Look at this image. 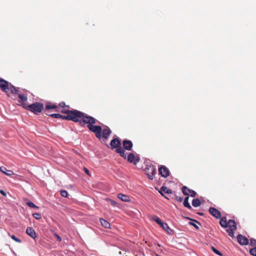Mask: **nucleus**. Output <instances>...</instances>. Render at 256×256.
<instances>
[{"label":"nucleus","mask_w":256,"mask_h":256,"mask_svg":"<svg viewBox=\"0 0 256 256\" xmlns=\"http://www.w3.org/2000/svg\"><path fill=\"white\" fill-rule=\"evenodd\" d=\"M54 236L57 238V240L58 242H61L62 240V238H61L60 236H58V234H54Z\"/></svg>","instance_id":"35"},{"label":"nucleus","mask_w":256,"mask_h":256,"mask_svg":"<svg viewBox=\"0 0 256 256\" xmlns=\"http://www.w3.org/2000/svg\"><path fill=\"white\" fill-rule=\"evenodd\" d=\"M10 236L11 238L14 241H16L18 242H19V243L22 242V240L20 239L16 238L14 235H12Z\"/></svg>","instance_id":"30"},{"label":"nucleus","mask_w":256,"mask_h":256,"mask_svg":"<svg viewBox=\"0 0 256 256\" xmlns=\"http://www.w3.org/2000/svg\"><path fill=\"white\" fill-rule=\"evenodd\" d=\"M198 214L200 215V216H202L203 215V214L202 213V212H198Z\"/></svg>","instance_id":"42"},{"label":"nucleus","mask_w":256,"mask_h":256,"mask_svg":"<svg viewBox=\"0 0 256 256\" xmlns=\"http://www.w3.org/2000/svg\"><path fill=\"white\" fill-rule=\"evenodd\" d=\"M152 219L159 225H160L162 222L161 220L156 216H154L152 217Z\"/></svg>","instance_id":"23"},{"label":"nucleus","mask_w":256,"mask_h":256,"mask_svg":"<svg viewBox=\"0 0 256 256\" xmlns=\"http://www.w3.org/2000/svg\"><path fill=\"white\" fill-rule=\"evenodd\" d=\"M172 198H174L175 200H176L177 201H178L179 202H182L183 200V198L182 197H181L180 196H178L176 194H174V197H172Z\"/></svg>","instance_id":"26"},{"label":"nucleus","mask_w":256,"mask_h":256,"mask_svg":"<svg viewBox=\"0 0 256 256\" xmlns=\"http://www.w3.org/2000/svg\"><path fill=\"white\" fill-rule=\"evenodd\" d=\"M112 140L110 141L109 145H107L108 148H112Z\"/></svg>","instance_id":"40"},{"label":"nucleus","mask_w":256,"mask_h":256,"mask_svg":"<svg viewBox=\"0 0 256 256\" xmlns=\"http://www.w3.org/2000/svg\"><path fill=\"white\" fill-rule=\"evenodd\" d=\"M189 224H190V225H192V226H194L195 228H196V229H198H198L199 228L198 226L196 224H194V222H189Z\"/></svg>","instance_id":"36"},{"label":"nucleus","mask_w":256,"mask_h":256,"mask_svg":"<svg viewBox=\"0 0 256 256\" xmlns=\"http://www.w3.org/2000/svg\"><path fill=\"white\" fill-rule=\"evenodd\" d=\"M18 96L22 102H26L27 100V97L24 94H18Z\"/></svg>","instance_id":"24"},{"label":"nucleus","mask_w":256,"mask_h":256,"mask_svg":"<svg viewBox=\"0 0 256 256\" xmlns=\"http://www.w3.org/2000/svg\"><path fill=\"white\" fill-rule=\"evenodd\" d=\"M26 204L30 207V208H38V207L34 204L32 202H30V201H28L26 202Z\"/></svg>","instance_id":"25"},{"label":"nucleus","mask_w":256,"mask_h":256,"mask_svg":"<svg viewBox=\"0 0 256 256\" xmlns=\"http://www.w3.org/2000/svg\"><path fill=\"white\" fill-rule=\"evenodd\" d=\"M164 197H165V198H168L166 196H164Z\"/></svg>","instance_id":"45"},{"label":"nucleus","mask_w":256,"mask_h":256,"mask_svg":"<svg viewBox=\"0 0 256 256\" xmlns=\"http://www.w3.org/2000/svg\"><path fill=\"white\" fill-rule=\"evenodd\" d=\"M201 204V202L198 198L194 199L192 201V205L194 207H198Z\"/></svg>","instance_id":"19"},{"label":"nucleus","mask_w":256,"mask_h":256,"mask_svg":"<svg viewBox=\"0 0 256 256\" xmlns=\"http://www.w3.org/2000/svg\"><path fill=\"white\" fill-rule=\"evenodd\" d=\"M58 107L50 103L47 104L46 106V108L47 110L54 109Z\"/></svg>","instance_id":"22"},{"label":"nucleus","mask_w":256,"mask_h":256,"mask_svg":"<svg viewBox=\"0 0 256 256\" xmlns=\"http://www.w3.org/2000/svg\"><path fill=\"white\" fill-rule=\"evenodd\" d=\"M50 116L56 118H60L62 115L59 114H50Z\"/></svg>","instance_id":"31"},{"label":"nucleus","mask_w":256,"mask_h":256,"mask_svg":"<svg viewBox=\"0 0 256 256\" xmlns=\"http://www.w3.org/2000/svg\"><path fill=\"white\" fill-rule=\"evenodd\" d=\"M25 108V106H24ZM26 110L38 114L40 113L44 108L43 104L40 102H36L26 106Z\"/></svg>","instance_id":"4"},{"label":"nucleus","mask_w":256,"mask_h":256,"mask_svg":"<svg viewBox=\"0 0 256 256\" xmlns=\"http://www.w3.org/2000/svg\"><path fill=\"white\" fill-rule=\"evenodd\" d=\"M166 230L168 234H173V230L171 228H170L168 226V228H166V230Z\"/></svg>","instance_id":"33"},{"label":"nucleus","mask_w":256,"mask_h":256,"mask_svg":"<svg viewBox=\"0 0 256 256\" xmlns=\"http://www.w3.org/2000/svg\"><path fill=\"white\" fill-rule=\"evenodd\" d=\"M0 193L4 196H6V192L3 190H0Z\"/></svg>","instance_id":"38"},{"label":"nucleus","mask_w":256,"mask_h":256,"mask_svg":"<svg viewBox=\"0 0 256 256\" xmlns=\"http://www.w3.org/2000/svg\"><path fill=\"white\" fill-rule=\"evenodd\" d=\"M209 212L214 218L219 219L221 218L220 212L214 208L210 207L209 208Z\"/></svg>","instance_id":"10"},{"label":"nucleus","mask_w":256,"mask_h":256,"mask_svg":"<svg viewBox=\"0 0 256 256\" xmlns=\"http://www.w3.org/2000/svg\"><path fill=\"white\" fill-rule=\"evenodd\" d=\"M62 112L64 113V112H66V110H62Z\"/></svg>","instance_id":"43"},{"label":"nucleus","mask_w":256,"mask_h":256,"mask_svg":"<svg viewBox=\"0 0 256 256\" xmlns=\"http://www.w3.org/2000/svg\"><path fill=\"white\" fill-rule=\"evenodd\" d=\"M0 170L2 172L6 174V176H10L14 174V172L12 170H8L4 166H1L0 168Z\"/></svg>","instance_id":"15"},{"label":"nucleus","mask_w":256,"mask_h":256,"mask_svg":"<svg viewBox=\"0 0 256 256\" xmlns=\"http://www.w3.org/2000/svg\"><path fill=\"white\" fill-rule=\"evenodd\" d=\"M32 216L36 220H40L42 218V215L40 213H34Z\"/></svg>","instance_id":"28"},{"label":"nucleus","mask_w":256,"mask_h":256,"mask_svg":"<svg viewBox=\"0 0 256 256\" xmlns=\"http://www.w3.org/2000/svg\"><path fill=\"white\" fill-rule=\"evenodd\" d=\"M9 90H10L12 94H16L18 92L17 88L12 84L9 85Z\"/></svg>","instance_id":"21"},{"label":"nucleus","mask_w":256,"mask_h":256,"mask_svg":"<svg viewBox=\"0 0 256 256\" xmlns=\"http://www.w3.org/2000/svg\"><path fill=\"white\" fill-rule=\"evenodd\" d=\"M127 158V160L130 163H132L134 164H136L140 160V157L138 155L135 156L133 153H130Z\"/></svg>","instance_id":"6"},{"label":"nucleus","mask_w":256,"mask_h":256,"mask_svg":"<svg viewBox=\"0 0 256 256\" xmlns=\"http://www.w3.org/2000/svg\"><path fill=\"white\" fill-rule=\"evenodd\" d=\"M66 116L62 115L60 118L62 120H67L74 122H80L82 124V122L84 124H88L87 127L88 130L95 134L96 138L104 144H106V140L109 138L112 131L108 126L102 130L100 126H94L97 123H100L99 121L95 118L88 116V114L78 111V110H66V112H64Z\"/></svg>","instance_id":"1"},{"label":"nucleus","mask_w":256,"mask_h":256,"mask_svg":"<svg viewBox=\"0 0 256 256\" xmlns=\"http://www.w3.org/2000/svg\"><path fill=\"white\" fill-rule=\"evenodd\" d=\"M159 174L162 176L166 178L170 175L169 170L164 166H161L158 168Z\"/></svg>","instance_id":"7"},{"label":"nucleus","mask_w":256,"mask_h":256,"mask_svg":"<svg viewBox=\"0 0 256 256\" xmlns=\"http://www.w3.org/2000/svg\"><path fill=\"white\" fill-rule=\"evenodd\" d=\"M182 192L184 195L187 196H188L190 195L192 197H195L196 194L195 191L188 188L186 186H184L182 188Z\"/></svg>","instance_id":"8"},{"label":"nucleus","mask_w":256,"mask_h":256,"mask_svg":"<svg viewBox=\"0 0 256 256\" xmlns=\"http://www.w3.org/2000/svg\"><path fill=\"white\" fill-rule=\"evenodd\" d=\"M237 240L238 242L240 245H247L248 244V240L242 234H238L237 236Z\"/></svg>","instance_id":"11"},{"label":"nucleus","mask_w":256,"mask_h":256,"mask_svg":"<svg viewBox=\"0 0 256 256\" xmlns=\"http://www.w3.org/2000/svg\"><path fill=\"white\" fill-rule=\"evenodd\" d=\"M59 105L61 107H64L65 106V103L64 102H61L60 103Z\"/></svg>","instance_id":"39"},{"label":"nucleus","mask_w":256,"mask_h":256,"mask_svg":"<svg viewBox=\"0 0 256 256\" xmlns=\"http://www.w3.org/2000/svg\"><path fill=\"white\" fill-rule=\"evenodd\" d=\"M211 248L215 254L220 256H222V253L220 252L218 250H217L214 246H212Z\"/></svg>","instance_id":"29"},{"label":"nucleus","mask_w":256,"mask_h":256,"mask_svg":"<svg viewBox=\"0 0 256 256\" xmlns=\"http://www.w3.org/2000/svg\"><path fill=\"white\" fill-rule=\"evenodd\" d=\"M60 194L63 197L67 198L68 196V192L66 190H60Z\"/></svg>","instance_id":"27"},{"label":"nucleus","mask_w":256,"mask_h":256,"mask_svg":"<svg viewBox=\"0 0 256 256\" xmlns=\"http://www.w3.org/2000/svg\"><path fill=\"white\" fill-rule=\"evenodd\" d=\"M100 221L102 226H104L105 228H110V224L109 222L102 218L100 219Z\"/></svg>","instance_id":"18"},{"label":"nucleus","mask_w":256,"mask_h":256,"mask_svg":"<svg viewBox=\"0 0 256 256\" xmlns=\"http://www.w3.org/2000/svg\"><path fill=\"white\" fill-rule=\"evenodd\" d=\"M116 148V152L120 156L126 159V151L121 146V143L120 141L117 138H113V148Z\"/></svg>","instance_id":"3"},{"label":"nucleus","mask_w":256,"mask_h":256,"mask_svg":"<svg viewBox=\"0 0 256 256\" xmlns=\"http://www.w3.org/2000/svg\"><path fill=\"white\" fill-rule=\"evenodd\" d=\"M26 234L32 237L33 238H36V233L34 230L31 227L27 228L26 230Z\"/></svg>","instance_id":"14"},{"label":"nucleus","mask_w":256,"mask_h":256,"mask_svg":"<svg viewBox=\"0 0 256 256\" xmlns=\"http://www.w3.org/2000/svg\"><path fill=\"white\" fill-rule=\"evenodd\" d=\"M166 230L168 234H173V230L171 228H170L168 226V228H166V230Z\"/></svg>","instance_id":"34"},{"label":"nucleus","mask_w":256,"mask_h":256,"mask_svg":"<svg viewBox=\"0 0 256 256\" xmlns=\"http://www.w3.org/2000/svg\"><path fill=\"white\" fill-rule=\"evenodd\" d=\"M124 148L125 150H130L132 148L133 144L132 141L129 140H124L122 142Z\"/></svg>","instance_id":"13"},{"label":"nucleus","mask_w":256,"mask_h":256,"mask_svg":"<svg viewBox=\"0 0 256 256\" xmlns=\"http://www.w3.org/2000/svg\"><path fill=\"white\" fill-rule=\"evenodd\" d=\"M194 220V222H196L198 223L199 225H200V223L198 222V221H196V220Z\"/></svg>","instance_id":"41"},{"label":"nucleus","mask_w":256,"mask_h":256,"mask_svg":"<svg viewBox=\"0 0 256 256\" xmlns=\"http://www.w3.org/2000/svg\"><path fill=\"white\" fill-rule=\"evenodd\" d=\"M145 174L150 180H153L154 176L156 174V168L152 164H147L144 169Z\"/></svg>","instance_id":"5"},{"label":"nucleus","mask_w":256,"mask_h":256,"mask_svg":"<svg viewBox=\"0 0 256 256\" xmlns=\"http://www.w3.org/2000/svg\"><path fill=\"white\" fill-rule=\"evenodd\" d=\"M160 226H162V228L164 230H166V228H168V225L165 222H162Z\"/></svg>","instance_id":"32"},{"label":"nucleus","mask_w":256,"mask_h":256,"mask_svg":"<svg viewBox=\"0 0 256 256\" xmlns=\"http://www.w3.org/2000/svg\"><path fill=\"white\" fill-rule=\"evenodd\" d=\"M0 88L4 92H8L9 90L8 82L2 78H0Z\"/></svg>","instance_id":"9"},{"label":"nucleus","mask_w":256,"mask_h":256,"mask_svg":"<svg viewBox=\"0 0 256 256\" xmlns=\"http://www.w3.org/2000/svg\"><path fill=\"white\" fill-rule=\"evenodd\" d=\"M164 197H165V198H168L166 196H164Z\"/></svg>","instance_id":"44"},{"label":"nucleus","mask_w":256,"mask_h":256,"mask_svg":"<svg viewBox=\"0 0 256 256\" xmlns=\"http://www.w3.org/2000/svg\"><path fill=\"white\" fill-rule=\"evenodd\" d=\"M159 192L162 196H164L163 192H164L166 194H172V191L171 190L168 188L167 187L162 186L161 187L160 190L159 191Z\"/></svg>","instance_id":"16"},{"label":"nucleus","mask_w":256,"mask_h":256,"mask_svg":"<svg viewBox=\"0 0 256 256\" xmlns=\"http://www.w3.org/2000/svg\"><path fill=\"white\" fill-rule=\"evenodd\" d=\"M84 172H86L88 175L90 176V172H89V170H88L87 168H84Z\"/></svg>","instance_id":"37"},{"label":"nucleus","mask_w":256,"mask_h":256,"mask_svg":"<svg viewBox=\"0 0 256 256\" xmlns=\"http://www.w3.org/2000/svg\"><path fill=\"white\" fill-rule=\"evenodd\" d=\"M250 244L254 248L250 249V254L253 256H256V240L252 238L250 240Z\"/></svg>","instance_id":"12"},{"label":"nucleus","mask_w":256,"mask_h":256,"mask_svg":"<svg viewBox=\"0 0 256 256\" xmlns=\"http://www.w3.org/2000/svg\"><path fill=\"white\" fill-rule=\"evenodd\" d=\"M188 198H189L188 196H186V198H185L183 204L185 207H186L189 209H191L192 206L190 204L188 201Z\"/></svg>","instance_id":"20"},{"label":"nucleus","mask_w":256,"mask_h":256,"mask_svg":"<svg viewBox=\"0 0 256 256\" xmlns=\"http://www.w3.org/2000/svg\"><path fill=\"white\" fill-rule=\"evenodd\" d=\"M118 198L123 202H128L130 200V197L128 196L122 194H118Z\"/></svg>","instance_id":"17"},{"label":"nucleus","mask_w":256,"mask_h":256,"mask_svg":"<svg viewBox=\"0 0 256 256\" xmlns=\"http://www.w3.org/2000/svg\"><path fill=\"white\" fill-rule=\"evenodd\" d=\"M220 218V224L221 226L224 228H228L226 230V232L230 236L234 237V231L237 228L236 222L232 220H230L228 221L226 216Z\"/></svg>","instance_id":"2"}]
</instances>
